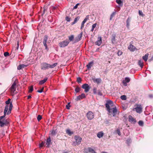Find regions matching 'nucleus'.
<instances>
[{"label": "nucleus", "instance_id": "obj_2", "mask_svg": "<svg viewBox=\"0 0 153 153\" xmlns=\"http://www.w3.org/2000/svg\"><path fill=\"white\" fill-rule=\"evenodd\" d=\"M11 99H9L7 101H6V105L4 110V113L7 111V114L8 115L10 114L13 108V105L12 102H10Z\"/></svg>", "mask_w": 153, "mask_h": 153}, {"label": "nucleus", "instance_id": "obj_22", "mask_svg": "<svg viewBox=\"0 0 153 153\" xmlns=\"http://www.w3.org/2000/svg\"><path fill=\"white\" fill-rule=\"evenodd\" d=\"M80 17L78 16L75 18L74 19V21L71 23V25H73L75 24L79 19Z\"/></svg>", "mask_w": 153, "mask_h": 153}, {"label": "nucleus", "instance_id": "obj_6", "mask_svg": "<svg viewBox=\"0 0 153 153\" xmlns=\"http://www.w3.org/2000/svg\"><path fill=\"white\" fill-rule=\"evenodd\" d=\"M49 66L50 64H48V63L46 62H43L41 64V69L44 70L48 69V68H50Z\"/></svg>", "mask_w": 153, "mask_h": 153}, {"label": "nucleus", "instance_id": "obj_44", "mask_svg": "<svg viewBox=\"0 0 153 153\" xmlns=\"http://www.w3.org/2000/svg\"><path fill=\"white\" fill-rule=\"evenodd\" d=\"M97 88H94L93 89V93L94 94H97Z\"/></svg>", "mask_w": 153, "mask_h": 153}, {"label": "nucleus", "instance_id": "obj_52", "mask_svg": "<svg viewBox=\"0 0 153 153\" xmlns=\"http://www.w3.org/2000/svg\"><path fill=\"white\" fill-rule=\"evenodd\" d=\"M70 102L68 103V104L66 105V108L69 109H70V105H69Z\"/></svg>", "mask_w": 153, "mask_h": 153}, {"label": "nucleus", "instance_id": "obj_9", "mask_svg": "<svg viewBox=\"0 0 153 153\" xmlns=\"http://www.w3.org/2000/svg\"><path fill=\"white\" fill-rule=\"evenodd\" d=\"M48 36H45L44 38L43 42L44 45L45 47V49L47 50L48 49L47 44V42L48 39Z\"/></svg>", "mask_w": 153, "mask_h": 153}, {"label": "nucleus", "instance_id": "obj_46", "mask_svg": "<svg viewBox=\"0 0 153 153\" xmlns=\"http://www.w3.org/2000/svg\"><path fill=\"white\" fill-rule=\"evenodd\" d=\"M65 20L69 22L70 21L71 19L69 17L66 16L65 17Z\"/></svg>", "mask_w": 153, "mask_h": 153}, {"label": "nucleus", "instance_id": "obj_18", "mask_svg": "<svg viewBox=\"0 0 153 153\" xmlns=\"http://www.w3.org/2000/svg\"><path fill=\"white\" fill-rule=\"evenodd\" d=\"M88 16H87L84 19L83 21H82V23L81 27V29H82L84 26V25L85 23L86 22L87 20L88 19Z\"/></svg>", "mask_w": 153, "mask_h": 153}, {"label": "nucleus", "instance_id": "obj_8", "mask_svg": "<svg viewBox=\"0 0 153 153\" xmlns=\"http://www.w3.org/2000/svg\"><path fill=\"white\" fill-rule=\"evenodd\" d=\"M82 88L85 89V92H88L90 89L89 86L86 83L83 84L82 86Z\"/></svg>", "mask_w": 153, "mask_h": 153}, {"label": "nucleus", "instance_id": "obj_50", "mask_svg": "<svg viewBox=\"0 0 153 153\" xmlns=\"http://www.w3.org/2000/svg\"><path fill=\"white\" fill-rule=\"evenodd\" d=\"M117 131L118 135L119 136H120L121 135V133L120 132V129H117Z\"/></svg>", "mask_w": 153, "mask_h": 153}, {"label": "nucleus", "instance_id": "obj_55", "mask_svg": "<svg viewBox=\"0 0 153 153\" xmlns=\"http://www.w3.org/2000/svg\"><path fill=\"white\" fill-rule=\"evenodd\" d=\"M117 53L118 56H120L122 54V52L120 51H119Z\"/></svg>", "mask_w": 153, "mask_h": 153}, {"label": "nucleus", "instance_id": "obj_51", "mask_svg": "<svg viewBox=\"0 0 153 153\" xmlns=\"http://www.w3.org/2000/svg\"><path fill=\"white\" fill-rule=\"evenodd\" d=\"M44 88H43L41 89L38 90L37 91V92L40 93H41L43 91Z\"/></svg>", "mask_w": 153, "mask_h": 153}, {"label": "nucleus", "instance_id": "obj_25", "mask_svg": "<svg viewBox=\"0 0 153 153\" xmlns=\"http://www.w3.org/2000/svg\"><path fill=\"white\" fill-rule=\"evenodd\" d=\"M47 78H45L43 80L40 81L39 84L40 85H42L45 83L47 80Z\"/></svg>", "mask_w": 153, "mask_h": 153}, {"label": "nucleus", "instance_id": "obj_39", "mask_svg": "<svg viewBox=\"0 0 153 153\" xmlns=\"http://www.w3.org/2000/svg\"><path fill=\"white\" fill-rule=\"evenodd\" d=\"M138 124L140 126H143V122L141 120L139 121L138 122Z\"/></svg>", "mask_w": 153, "mask_h": 153}, {"label": "nucleus", "instance_id": "obj_4", "mask_svg": "<svg viewBox=\"0 0 153 153\" xmlns=\"http://www.w3.org/2000/svg\"><path fill=\"white\" fill-rule=\"evenodd\" d=\"M69 43V41L66 39L59 43V45L60 47L64 48L67 46Z\"/></svg>", "mask_w": 153, "mask_h": 153}, {"label": "nucleus", "instance_id": "obj_37", "mask_svg": "<svg viewBox=\"0 0 153 153\" xmlns=\"http://www.w3.org/2000/svg\"><path fill=\"white\" fill-rule=\"evenodd\" d=\"M75 91L76 93H78L79 92L80 88L79 87L77 86L75 88Z\"/></svg>", "mask_w": 153, "mask_h": 153}, {"label": "nucleus", "instance_id": "obj_58", "mask_svg": "<svg viewBox=\"0 0 153 153\" xmlns=\"http://www.w3.org/2000/svg\"><path fill=\"white\" fill-rule=\"evenodd\" d=\"M125 131H127V132H128V131L127 130H124V132H125ZM124 134L126 136H127V135H128V134H125V133H124Z\"/></svg>", "mask_w": 153, "mask_h": 153}, {"label": "nucleus", "instance_id": "obj_62", "mask_svg": "<svg viewBox=\"0 0 153 153\" xmlns=\"http://www.w3.org/2000/svg\"><path fill=\"white\" fill-rule=\"evenodd\" d=\"M63 153H68V152H64Z\"/></svg>", "mask_w": 153, "mask_h": 153}, {"label": "nucleus", "instance_id": "obj_30", "mask_svg": "<svg viewBox=\"0 0 153 153\" xmlns=\"http://www.w3.org/2000/svg\"><path fill=\"white\" fill-rule=\"evenodd\" d=\"M51 134L52 136L55 135L57 133V132L54 130H53L51 132Z\"/></svg>", "mask_w": 153, "mask_h": 153}, {"label": "nucleus", "instance_id": "obj_14", "mask_svg": "<svg viewBox=\"0 0 153 153\" xmlns=\"http://www.w3.org/2000/svg\"><path fill=\"white\" fill-rule=\"evenodd\" d=\"M130 81V79L129 77H126L125 80L123 81V85L125 86L127 85V83L129 82Z\"/></svg>", "mask_w": 153, "mask_h": 153}, {"label": "nucleus", "instance_id": "obj_54", "mask_svg": "<svg viewBox=\"0 0 153 153\" xmlns=\"http://www.w3.org/2000/svg\"><path fill=\"white\" fill-rule=\"evenodd\" d=\"M79 4V3H77V4L75 6H74V9H76L77 7L78 6Z\"/></svg>", "mask_w": 153, "mask_h": 153}, {"label": "nucleus", "instance_id": "obj_31", "mask_svg": "<svg viewBox=\"0 0 153 153\" xmlns=\"http://www.w3.org/2000/svg\"><path fill=\"white\" fill-rule=\"evenodd\" d=\"M116 14V12L114 11L112 13L111 15L110 18V20H111L112 19V18L114 17V16H115V14Z\"/></svg>", "mask_w": 153, "mask_h": 153}, {"label": "nucleus", "instance_id": "obj_61", "mask_svg": "<svg viewBox=\"0 0 153 153\" xmlns=\"http://www.w3.org/2000/svg\"><path fill=\"white\" fill-rule=\"evenodd\" d=\"M18 46L17 49H18V47H19V44H18Z\"/></svg>", "mask_w": 153, "mask_h": 153}, {"label": "nucleus", "instance_id": "obj_11", "mask_svg": "<svg viewBox=\"0 0 153 153\" xmlns=\"http://www.w3.org/2000/svg\"><path fill=\"white\" fill-rule=\"evenodd\" d=\"M134 109L136 110L137 112L139 113H141L142 111V107L141 105H138Z\"/></svg>", "mask_w": 153, "mask_h": 153}, {"label": "nucleus", "instance_id": "obj_53", "mask_svg": "<svg viewBox=\"0 0 153 153\" xmlns=\"http://www.w3.org/2000/svg\"><path fill=\"white\" fill-rule=\"evenodd\" d=\"M44 143L42 142L41 143L39 144V147H42L44 146Z\"/></svg>", "mask_w": 153, "mask_h": 153}, {"label": "nucleus", "instance_id": "obj_21", "mask_svg": "<svg viewBox=\"0 0 153 153\" xmlns=\"http://www.w3.org/2000/svg\"><path fill=\"white\" fill-rule=\"evenodd\" d=\"M94 62L93 61L90 62L87 65V68L88 69H90L92 66Z\"/></svg>", "mask_w": 153, "mask_h": 153}, {"label": "nucleus", "instance_id": "obj_5", "mask_svg": "<svg viewBox=\"0 0 153 153\" xmlns=\"http://www.w3.org/2000/svg\"><path fill=\"white\" fill-rule=\"evenodd\" d=\"M86 116L88 120H91L94 117V114L93 112L90 111L87 113Z\"/></svg>", "mask_w": 153, "mask_h": 153}, {"label": "nucleus", "instance_id": "obj_7", "mask_svg": "<svg viewBox=\"0 0 153 153\" xmlns=\"http://www.w3.org/2000/svg\"><path fill=\"white\" fill-rule=\"evenodd\" d=\"M16 84L15 82H14L12 84L10 88L11 94H13L15 93V91H16Z\"/></svg>", "mask_w": 153, "mask_h": 153}, {"label": "nucleus", "instance_id": "obj_49", "mask_svg": "<svg viewBox=\"0 0 153 153\" xmlns=\"http://www.w3.org/2000/svg\"><path fill=\"white\" fill-rule=\"evenodd\" d=\"M82 34L81 33L80 34H79L78 36V38H79V39L78 40V41H79L80 40L81 38L82 37Z\"/></svg>", "mask_w": 153, "mask_h": 153}, {"label": "nucleus", "instance_id": "obj_20", "mask_svg": "<svg viewBox=\"0 0 153 153\" xmlns=\"http://www.w3.org/2000/svg\"><path fill=\"white\" fill-rule=\"evenodd\" d=\"M104 135V133L102 131H100L98 132L97 134V137L100 138L102 137Z\"/></svg>", "mask_w": 153, "mask_h": 153}, {"label": "nucleus", "instance_id": "obj_57", "mask_svg": "<svg viewBox=\"0 0 153 153\" xmlns=\"http://www.w3.org/2000/svg\"><path fill=\"white\" fill-rule=\"evenodd\" d=\"M130 141H131V140L130 139H128L127 140H126V142H127V143L128 144L129 143H130Z\"/></svg>", "mask_w": 153, "mask_h": 153}, {"label": "nucleus", "instance_id": "obj_59", "mask_svg": "<svg viewBox=\"0 0 153 153\" xmlns=\"http://www.w3.org/2000/svg\"><path fill=\"white\" fill-rule=\"evenodd\" d=\"M149 97L150 98H152L153 97V95L152 94H150L149 95Z\"/></svg>", "mask_w": 153, "mask_h": 153}, {"label": "nucleus", "instance_id": "obj_13", "mask_svg": "<svg viewBox=\"0 0 153 153\" xmlns=\"http://www.w3.org/2000/svg\"><path fill=\"white\" fill-rule=\"evenodd\" d=\"M128 120L129 122L132 123H136L135 119L131 115L128 116Z\"/></svg>", "mask_w": 153, "mask_h": 153}, {"label": "nucleus", "instance_id": "obj_45", "mask_svg": "<svg viewBox=\"0 0 153 153\" xmlns=\"http://www.w3.org/2000/svg\"><path fill=\"white\" fill-rule=\"evenodd\" d=\"M139 14L141 16H144V15L142 11L140 10L139 11Z\"/></svg>", "mask_w": 153, "mask_h": 153}, {"label": "nucleus", "instance_id": "obj_34", "mask_svg": "<svg viewBox=\"0 0 153 153\" xmlns=\"http://www.w3.org/2000/svg\"><path fill=\"white\" fill-rule=\"evenodd\" d=\"M74 36L73 35H71L70 36H68L69 40L70 41H72L74 39Z\"/></svg>", "mask_w": 153, "mask_h": 153}, {"label": "nucleus", "instance_id": "obj_63", "mask_svg": "<svg viewBox=\"0 0 153 153\" xmlns=\"http://www.w3.org/2000/svg\"><path fill=\"white\" fill-rule=\"evenodd\" d=\"M152 117H153V116H152Z\"/></svg>", "mask_w": 153, "mask_h": 153}, {"label": "nucleus", "instance_id": "obj_38", "mask_svg": "<svg viewBox=\"0 0 153 153\" xmlns=\"http://www.w3.org/2000/svg\"><path fill=\"white\" fill-rule=\"evenodd\" d=\"M120 98L123 100H125L126 99V97L125 95H123L121 96Z\"/></svg>", "mask_w": 153, "mask_h": 153}, {"label": "nucleus", "instance_id": "obj_48", "mask_svg": "<svg viewBox=\"0 0 153 153\" xmlns=\"http://www.w3.org/2000/svg\"><path fill=\"white\" fill-rule=\"evenodd\" d=\"M116 2L119 4H120L122 3L121 0H117Z\"/></svg>", "mask_w": 153, "mask_h": 153}, {"label": "nucleus", "instance_id": "obj_15", "mask_svg": "<svg viewBox=\"0 0 153 153\" xmlns=\"http://www.w3.org/2000/svg\"><path fill=\"white\" fill-rule=\"evenodd\" d=\"M128 49L131 51H134L137 50L136 47L131 44L128 47Z\"/></svg>", "mask_w": 153, "mask_h": 153}, {"label": "nucleus", "instance_id": "obj_16", "mask_svg": "<svg viewBox=\"0 0 153 153\" xmlns=\"http://www.w3.org/2000/svg\"><path fill=\"white\" fill-rule=\"evenodd\" d=\"M102 39L101 37H99L98 38V40L95 42L96 45L100 46L102 43Z\"/></svg>", "mask_w": 153, "mask_h": 153}, {"label": "nucleus", "instance_id": "obj_56", "mask_svg": "<svg viewBox=\"0 0 153 153\" xmlns=\"http://www.w3.org/2000/svg\"><path fill=\"white\" fill-rule=\"evenodd\" d=\"M122 107L123 110H125L127 108L126 106H125L123 105H122Z\"/></svg>", "mask_w": 153, "mask_h": 153}, {"label": "nucleus", "instance_id": "obj_3", "mask_svg": "<svg viewBox=\"0 0 153 153\" xmlns=\"http://www.w3.org/2000/svg\"><path fill=\"white\" fill-rule=\"evenodd\" d=\"M74 139L76 141L73 142L72 145L73 146L78 145L81 143L82 139L79 136H75Z\"/></svg>", "mask_w": 153, "mask_h": 153}, {"label": "nucleus", "instance_id": "obj_41", "mask_svg": "<svg viewBox=\"0 0 153 153\" xmlns=\"http://www.w3.org/2000/svg\"><path fill=\"white\" fill-rule=\"evenodd\" d=\"M98 94L100 96H102V94L101 92V91L100 90H98Z\"/></svg>", "mask_w": 153, "mask_h": 153}, {"label": "nucleus", "instance_id": "obj_47", "mask_svg": "<svg viewBox=\"0 0 153 153\" xmlns=\"http://www.w3.org/2000/svg\"><path fill=\"white\" fill-rule=\"evenodd\" d=\"M77 81L78 83H80L81 82V79L80 77H78L77 79Z\"/></svg>", "mask_w": 153, "mask_h": 153}, {"label": "nucleus", "instance_id": "obj_28", "mask_svg": "<svg viewBox=\"0 0 153 153\" xmlns=\"http://www.w3.org/2000/svg\"><path fill=\"white\" fill-rule=\"evenodd\" d=\"M94 82H97V84H99L101 82V80L100 78H97V79H94Z\"/></svg>", "mask_w": 153, "mask_h": 153}, {"label": "nucleus", "instance_id": "obj_36", "mask_svg": "<svg viewBox=\"0 0 153 153\" xmlns=\"http://www.w3.org/2000/svg\"><path fill=\"white\" fill-rule=\"evenodd\" d=\"M7 112H6V113H4V115L3 116L0 117V120H1L7 114Z\"/></svg>", "mask_w": 153, "mask_h": 153}, {"label": "nucleus", "instance_id": "obj_60", "mask_svg": "<svg viewBox=\"0 0 153 153\" xmlns=\"http://www.w3.org/2000/svg\"><path fill=\"white\" fill-rule=\"evenodd\" d=\"M31 96L30 95H28L27 96V99H29L30 98H31Z\"/></svg>", "mask_w": 153, "mask_h": 153}, {"label": "nucleus", "instance_id": "obj_10", "mask_svg": "<svg viewBox=\"0 0 153 153\" xmlns=\"http://www.w3.org/2000/svg\"><path fill=\"white\" fill-rule=\"evenodd\" d=\"M85 153H88L91 152V153H97L94 150V149L91 147H88L87 149H85L84 150Z\"/></svg>", "mask_w": 153, "mask_h": 153}, {"label": "nucleus", "instance_id": "obj_24", "mask_svg": "<svg viewBox=\"0 0 153 153\" xmlns=\"http://www.w3.org/2000/svg\"><path fill=\"white\" fill-rule=\"evenodd\" d=\"M66 133L69 135L71 136L72 134H73L74 132L73 131H71L70 129H68L66 130Z\"/></svg>", "mask_w": 153, "mask_h": 153}, {"label": "nucleus", "instance_id": "obj_17", "mask_svg": "<svg viewBox=\"0 0 153 153\" xmlns=\"http://www.w3.org/2000/svg\"><path fill=\"white\" fill-rule=\"evenodd\" d=\"M131 18L129 17H128V18L127 19L126 21V27L128 29H129V28L130 22L131 21Z\"/></svg>", "mask_w": 153, "mask_h": 153}, {"label": "nucleus", "instance_id": "obj_23", "mask_svg": "<svg viewBox=\"0 0 153 153\" xmlns=\"http://www.w3.org/2000/svg\"><path fill=\"white\" fill-rule=\"evenodd\" d=\"M149 54L148 53L146 54L144 56L142 57L143 59L145 61H146L148 59Z\"/></svg>", "mask_w": 153, "mask_h": 153}, {"label": "nucleus", "instance_id": "obj_33", "mask_svg": "<svg viewBox=\"0 0 153 153\" xmlns=\"http://www.w3.org/2000/svg\"><path fill=\"white\" fill-rule=\"evenodd\" d=\"M25 65H19L17 67L18 70H20L22 68H24Z\"/></svg>", "mask_w": 153, "mask_h": 153}, {"label": "nucleus", "instance_id": "obj_42", "mask_svg": "<svg viewBox=\"0 0 153 153\" xmlns=\"http://www.w3.org/2000/svg\"><path fill=\"white\" fill-rule=\"evenodd\" d=\"M42 118V116L40 115H38L37 116V119L38 121H40Z\"/></svg>", "mask_w": 153, "mask_h": 153}, {"label": "nucleus", "instance_id": "obj_32", "mask_svg": "<svg viewBox=\"0 0 153 153\" xmlns=\"http://www.w3.org/2000/svg\"><path fill=\"white\" fill-rule=\"evenodd\" d=\"M57 64V63H55L53 64V65H51L50 64L49 68H54L55 66H56Z\"/></svg>", "mask_w": 153, "mask_h": 153}, {"label": "nucleus", "instance_id": "obj_29", "mask_svg": "<svg viewBox=\"0 0 153 153\" xmlns=\"http://www.w3.org/2000/svg\"><path fill=\"white\" fill-rule=\"evenodd\" d=\"M115 35H112V38L111 39V42L112 43H114L115 41Z\"/></svg>", "mask_w": 153, "mask_h": 153}, {"label": "nucleus", "instance_id": "obj_40", "mask_svg": "<svg viewBox=\"0 0 153 153\" xmlns=\"http://www.w3.org/2000/svg\"><path fill=\"white\" fill-rule=\"evenodd\" d=\"M33 90V87L32 86H31L29 88V92L30 93Z\"/></svg>", "mask_w": 153, "mask_h": 153}, {"label": "nucleus", "instance_id": "obj_35", "mask_svg": "<svg viewBox=\"0 0 153 153\" xmlns=\"http://www.w3.org/2000/svg\"><path fill=\"white\" fill-rule=\"evenodd\" d=\"M97 26V24L95 23L94 24L92 25V28L91 30V31L92 32H93L94 30V28L96 27Z\"/></svg>", "mask_w": 153, "mask_h": 153}, {"label": "nucleus", "instance_id": "obj_27", "mask_svg": "<svg viewBox=\"0 0 153 153\" xmlns=\"http://www.w3.org/2000/svg\"><path fill=\"white\" fill-rule=\"evenodd\" d=\"M51 141V139L50 137H49L47 139V142L46 143V144L48 146H49L50 144V143Z\"/></svg>", "mask_w": 153, "mask_h": 153}, {"label": "nucleus", "instance_id": "obj_19", "mask_svg": "<svg viewBox=\"0 0 153 153\" xmlns=\"http://www.w3.org/2000/svg\"><path fill=\"white\" fill-rule=\"evenodd\" d=\"M7 123V121L6 120H0V126L1 127L4 126L6 125Z\"/></svg>", "mask_w": 153, "mask_h": 153}, {"label": "nucleus", "instance_id": "obj_12", "mask_svg": "<svg viewBox=\"0 0 153 153\" xmlns=\"http://www.w3.org/2000/svg\"><path fill=\"white\" fill-rule=\"evenodd\" d=\"M85 97L86 96L85 94L84 93H82L81 95H80L79 96H77L76 99V100L77 101H78L79 100H80L84 98H85Z\"/></svg>", "mask_w": 153, "mask_h": 153}, {"label": "nucleus", "instance_id": "obj_26", "mask_svg": "<svg viewBox=\"0 0 153 153\" xmlns=\"http://www.w3.org/2000/svg\"><path fill=\"white\" fill-rule=\"evenodd\" d=\"M138 65L142 68L143 66V61L141 60H139L138 62Z\"/></svg>", "mask_w": 153, "mask_h": 153}, {"label": "nucleus", "instance_id": "obj_1", "mask_svg": "<svg viewBox=\"0 0 153 153\" xmlns=\"http://www.w3.org/2000/svg\"><path fill=\"white\" fill-rule=\"evenodd\" d=\"M113 102L111 100H108L107 101V103L105 104V105L108 114H110L112 111L113 112V116L115 117L117 114V109L115 106L112 108H110L109 105H113Z\"/></svg>", "mask_w": 153, "mask_h": 153}, {"label": "nucleus", "instance_id": "obj_43", "mask_svg": "<svg viewBox=\"0 0 153 153\" xmlns=\"http://www.w3.org/2000/svg\"><path fill=\"white\" fill-rule=\"evenodd\" d=\"M9 55L10 54L8 52H6L4 53V56L5 57L9 56Z\"/></svg>", "mask_w": 153, "mask_h": 153}]
</instances>
